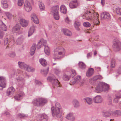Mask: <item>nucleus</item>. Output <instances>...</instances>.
Segmentation results:
<instances>
[{
	"mask_svg": "<svg viewBox=\"0 0 121 121\" xmlns=\"http://www.w3.org/2000/svg\"><path fill=\"white\" fill-rule=\"evenodd\" d=\"M52 114L53 116H56L58 118H60L62 115L61 108L60 104L56 103L55 104V107L52 108Z\"/></svg>",
	"mask_w": 121,
	"mask_h": 121,
	"instance_id": "obj_1",
	"label": "nucleus"
},
{
	"mask_svg": "<svg viewBox=\"0 0 121 121\" xmlns=\"http://www.w3.org/2000/svg\"><path fill=\"white\" fill-rule=\"evenodd\" d=\"M47 102L46 99L43 98H38L35 99L32 103L35 106L38 107L43 106Z\"/></svg>",
	"mask_w": 121,
	"mask_h": 121,
	"instance_id": "obj_2",
	"label": "nucleus"
},
{
	"mask_svg": "<svg viewBox=\"0 0 121 121\" xmlns=\"http://www.w3.org/2000/svg\"><path fill=\"white\" fill-rule=\"evenodd\" d=\"M22 30V29L21 28V26L19 24H17L13 28L12 31L13 33H17L20 34L23 33Z\"/></svg>",
	"mask_w": 121,
	"mask_h": 121,
	"instance_id": "obj_3",
	"label": "nucleus"
},
{
	"mask_svg": "<svg viewBox=\"0 0 121 121\" xmlns=\"http://www.w3.org/2000/svg\"><path fill=\"white\" fill-rule=\"evenodd\" d=\"M113 47L115 51H119L121 49V43L120 41L117 39H115L114 42Z\"/></svg>",
	"mask_w": 121,
	"mask_h": 121,
	"instance_id": "obj_4",
	"label": "nucleus"
},
{
	"mask_svg": "<svg viewBox=\"0 0 121 121\" xmlns=\"http://www.w3.org/2000/svg\"><path fill=\"white\" fill-rule=\"evenodd\" d=\"M78 0H73L69 4V6L71 9H74L77 8L79 6L80 4L78 1Z\"/></svg>",
	"mask_w": 121,
	"mask_h": 121,
	"instance_id": "obj_5",
	"label": "nucleus"
},
{
	"mask_svg": "<svg viewBox=\"0 0 121 121\" xmlns=\"http://www.w3.org/2000/svg\"><path fill=\"white\" fill-rule=\"evenodd\" d=\"M47 79L48 81L50 82L53 81L55 85L57 86H59V83L58 80L53 75H52V76L48 77Z\"/></svg>",
	"mask_w": 121,
	"mask_h": 121,
	"instance_id": "obj_6",
	"label": "nucleus"
},
{
	"mask_svg": "<svg viewBox=\"0 0 121 121\" xmlns=\"http://www.w3.org/2000/svg\"><path fill=\"white\" fill-rule=\"evenodd\" d=\"M24 7L26 11L29 12L32 9L31 4L29 2L26 1L24 3Z\"/></svg>",
	"mask_w": 121,
	"mask_h": 121,
	"instance_id": "obj_7",
	"label": "nucleus"
},
{
	"mask_svg": "<svg viewBox=\"0 0 121 121\" xmlns=\"http://www.w3.org/2000/svg\"><path fill=\"white\" fill-rule=\"evenodd\" d=\"M91 13L90 12H87V13H85L82 15L83 18L85 19L88 20H91L93 19V17L94 15L93 14H89Z\"/></svg>",
	"mask_w": 121,
	"mask_h": 121,
	"instance_id": "obj_8",
	"label": "nucleus"
},
{
	"mask_svg": "<svg viewBox=\"0 0 121 121\" xmlns=\"http://www.w3.org/2000/svg\"><path fill=\"white\" fill-rule=\"evenodd\" d=\"M93 102L95 103H99L102 101V98L100 95H97L93 98Z\"/></svg>",
	"mask_w": 121,
	"mask_h": 121,
	"instance_id": "obj_9",
	"label": "nucleus"
},
{
	"mask_svg": "<svg viewBox=\"0 0 121 121\" xmlns=\"http://www.w3.org/2000/svg\"><path fill=\"white\" fill-rule=\"evenodd\" d=\"M6 85V81L5 78L0 77V86L4 88L5 87Z\"/></svg>",
	"mask_w": 121,
	"mask_h": 121,
	"instance_id": "obj_10",
	"label": "nucleus"
},
{
	"mask_svg": "<svg viewBox=\"0 0 121 121\" xmlns=\"http://www.w3.org/2000/svg\"><path fill=\"white\" fill-rule=\"evenodd\" d=\"M101 17L104 19L109 20L111 19V16L108 13H103L101 15Z\"/></svg>",
	"mask_w": 121,
	"mask_h": 121,
	"instance_id": "obj_11",
	"label": "nucleus"
},
{
	"mask_svg": "<svg viewBox=\"0 0 121 121\" xmlns=\"http://www.w3.org/2000/svg\"><path fill=\"white\" fill-rule=\"evenodd\" d=\"M48 116L45 114L40 115L38 117V119L39 121H47Z\"/></svg>",
	"mask_w": 121,
	"mask_h": 121,
	"instance_id": "obj_12",
	"label": "nucleus"
},
{
	"mask_svg": "<svg viewBox=\"0 0 121 121\" xmlns=\"http://www.w3.org/2000/svg\"><path fill=\"white\" fill-rule=\"evenodd\" d=\"M24 95V94L23 92H20L15 95L14 98L16 100H19L22 98Z\"/></svg>",
	"mask_w": 121,
	"mask_h": 121,
	"instance_id": "obj_13",
	"label": "nucleus"
},
{
	"mask_svg": "<svg viewBox=\"0 0 121 121\" xmlns=\"http://www.w3.org/2000/svg\"><path fill=\"white\" fill-rule=\"evenodd\" d=\"M103 82H99L95 88L96 90L98 92L102 91L103 90Z\"/></svg>",
	"mask_w": 121,
	"mask_h": 121,
	"instance_id": "obj_14",
	"label": "nucleus"
},
{
	"mask_svg": "<svg viewBox=\"0 0 121 121\" xmlns=\"http://www.w3.org/2000/svg\"><path fill=\"white\" fill-rule=\"evenodd\" d=\"M98 17L97 16H94L93 17V19H91V22H92L94 25H99V22L98 20Z\"/></svg>",
	"mask_w": 121,
	"mask_h": 121,
	"instance_id": "obj_15",
	"label": "nucleus"
},
{
	"mask_svg": "<svg viewBox=\"0 0 121 121\" xmlns=\"http://www.w3.org/2000/svg\"><path fill=\"white\" fill-rule=\"evenodd\" d=\"M15 89L12 86H11L8 89L7 91V95L9 96L13 94L15 91Z\"/></svg>",
	"mask_w": 121,
	"mask_h": 121,
	"instance_id": "obj_16",
	"label": "nucleus"
},
{
	"mask_svg": "<svg viewBox=\"0 0 121 121\" xmlns=\"http://www.w3.org/2000/svg\"><path fill=\"white\" fill-rule=\"evenodd\" d=\"M51 12L53 14L58 12L59 6L56 5L52 7L51 9Z\"/></svg>",
	"mask_w": 121,
	"mask_h": 121,
	"instance_id": "obj_17",
	"label": "nucleus"
},
{
	"mask_svg": "<svg viewBox=\"0 0 121 121\" xmlns=\"http://www.w3.org/2000/svg\"><path fill=\"white\" fill-rule=\"evenodd\" d=\"M31 19L35 23L38 24L39 22V20L37 18L35 14L33 13L31 15Z\"/></svg>",
	"mask_w": 121,
	"mask_h": 121,
	"instance_id": "obj_18",
	"label": "nucleus"
},
{
	"mask_svg": "<svg viewBox=\"0 0 121 121\" xmlns=\"http://www.w3.org/2000/svg\"><path fill=\"white\" fill-rule=\"evenodd\" d=\"M20 21L21 24L23 27H25L27 26L28 22L25 19H21Z\"/></svg>",
	"mask_w": 121,
	"mask_h": 121,
	"instance_id": "obj_19",
	"label": "nucleus"
},
{
	"mask_svg": "<svg viewBox=\"0 0 121 121\" xmlns=\"http://www.w3.org/2000/svg\"><path fill=\"white\" fill-rule=\"evenodd\" d=\"M94 73V70L92 68L89 69L87 72L86 75L88 77H90Z\"/></svg>",
	"mask_w": 121,
	"mask_h": 121,
	"instance_id": "obj_20",
	"label": "nucleus"
},
{
	"mask_svg": "<svg viewBox=\"0 0 121 121\" xmlns=\"http://www.w3.org/2000/svg\"><path fill=\"white\" fill-rule=\"evenodd\" d=\"M16 81L20 85H22L23 84L24 80L22 77H19L16 78Z\"/></svg>",
	"mask_w": 121,
	"mask_h": 121,
	"instance_id": "obj_21",
	"label": "nucleus"
},
{
	"mask_svg": "<svg viewBox=\"0 0 121 121\" xmlns=\"http://www.w3.org/2000/svg\"><path fill=\"white\" fill-rule=\"evenodd\" d=\"M36 45L35 43L33 44L30 49V55L32 56L35 53V51L36 49Z\"/></svg>",
	"mask_w": 121,
	"mask_h": 121,
	"instance_id": "obj_22",
	"label": "nucleus"
},
{
	"mask_svg": "<svg viewBox=\"0 0 121 121\" xmlns=\"http://www.w3.org/2000/svg\"><path fill=\"white\" fill-rule=\"evenodd\" d=\"M36 27L35 26H33L30 27V29L29 31L28 32V36L29 37L31 35L34 33V31L35 30V28Z\"/></svg>",
	"mask_w": 121,
	"mask_h": 121,
	"instance_id": "obj_23",
	"label": "nucleus"
},
{
	"mask_svg": "<svg viewBox=\"0 0 121 121\" xmlns=\"http://www.w3.org/2000/svg\"><path fill=\"white\" fill-rule=\"evenodd\" d=\"M65 118L68 119L70 120L71 121H73L75 119L73 113H70L67 115Z\"/></svg>",
	"mask_w": 121,
	"mask_h": 121,
	"instance_id": "obj_24",
	"label": "nucleus"
},
{
	"mask_svg": "<svg viewBox=\"0 0 121 121\" xmlns=\"http://www.w3.org/2000/svg\"><path fill=\"white\" fill-rule=\"evenodd\" d=\"M102 115L103 117H109L111 114L110 112L105 111H104L102 112Z\"/></svg>",
	"mask_w": 121,
	"mask_h": 121,
	"instance_id": "obj_25",
	"label": "nucleus"
},
{
	"mask_svg": "<svg viewBox=\"0 0 121 121\" xmlns=\"http://www.w3.org/2000/svg\"><path fill=\"white\" fill-rule=\"evenodd\" d=\"M60 10L61 12L64 14H65L66 13L67 9L64 5H62L60 6Z\"/></svg>",
	"mask_w": 121,
	"mask_h": 121,
	"instance_id": "obj_26",
	"label": "nucleus"
},
{
	"mask_svg": "<svg viewBox=\"0 0 121 121\" xmlns=\"http://www.w3.org/2000/svg\"><path fill=\"white\" fill-rule=\"evenodd\" d=\"M0 28L4 31H6L7 30L6 26L1 20H0Z\"/></svg>",
	"mask_w": 121,
	"mask_h": 121,
	"instance_id": "obj_27",
	"label": "nucleus"
},
{
	"mask_svg": "<svg viewBox=\"0 0 121 121\" xmlns=\"http://www.w3.org/2000/svg\"><path fill=\"white\" fill-rule=\"evenodd\" d=\"M62 31L65 35L68 36H70L72 35L71 32L67 29H64L62 30Z\"/></svg>",
	"mask_w": 121,
	"mask_h": 121,
	"instance_id": "obj_28",
	"label": "nucleus"
},
{
	"mask_svg": "<svg viewBox=\"0 0 121 121\" xmlns=\"http://www.w3.org/2000/svg\"><path fill=\"white\" fill-rule=\"evenodd\" d=\"M24 38L22 36L19 37L17 40V44L20 45L23 42Z\"/></svg>",
	"mask_w": 121,
	"mask_h": 121,
	"instance_id": "obj_29",
	"label": "nucleus"
},
{
	"mask_svg": "<svg viewBox=\"0 0 121 121\" xmlns=\"http://www.w3.org/2000/svg\"><path fill=\"white\" fill-rule=\"evenodd\" d=\"M39 61L41 65L43 66H46L47 65V63L46 60L43 58L39 59Z\"/></svg>",
	"mask_w": 121,
	"mask_h": 121,
	"instance_id": "obj_30",
	"label": "nucleus"
},
{
	"mask_svg": "<svg viewBox=\"0 0 121 121\" xmlns=\"http://www.w3.org/2000/svg\"><path fill=\"white\" fill-rule=\"evenodd\" d=\"M19 67L21 69H24L27 66V65L24 62L19 61L18 62Z\"/></svg>",
	"mask_w": 121,
	"mask_h": 121,
	"instance_id": "obj_31",
	"label": "nucleus"
},
{
	"mask_svg": "<svg viewBox=\"0 0 121 121\" xmlns=\"http://www.w3.org/2000/svg\"><path fill=\"white\" fill-rule=\"evenodd\" d=\"M7 3V1L6 0H2L1 1V4L4 8H6L8 7V5Z\"/></svg>",
	"mask_w": 121,
	"mask_h": 121,
	"instance_id": "obj_32",
	"label": "nucleus"
},
{
	"mask_svg": "<svg viewBox=\"0 0 121 121\" xmlns=\"http://www.w3.org/2000/svg\"><path fill=\"white\" fill-rule=\"evenodd\" d=\"M24 69L28 72H33L35 70L34 68H32L27 65V66L26 67V68L25 69Z\"/></svg>",
	"mask_w": 121,
	"mask_h": 121,
	"instance_id": "obj_33",
	"label": "nucleus"
},
{
	"mask_svg": "<svg viewBox=\"0 0 121 121\" xmlns=\"http://www.w3.org/2000/svg\"><path fill=\"white\" fill-rule=\"evenodd\" d=\"M44 47V52L47 55H49L50 54V48L48 46H46Z\"/></svg>",
	"mask_w": 121,
	"mask_h": 121,
	"instance_id": "obj_34",
	"label": "nucleus"
},
{
	"mask_svg": "<svg viewBox=\"0 0 121 121\" xmlns=\"http://www.w3.org/2000/svg\"><path fill=\"white\" fill-rule=\"evenodd\" d=\"M73 104L75 108H77L79 106V103L76 100H73Z\"/></svg>",
	"mask_w": 121,
	"mask_h": 121,
	"instance_id": "obj_35",
	"label": "nucleus"
},
{
	"mask_svg": "<svg viewBox=\"0 0 121 121\" xmlns=\"http://www.w3.org/2000/svg\"><path fill=\"white\" fill-rule=\"evenodd\" d=\"M116 60L113 58H112L111 60V67L114 68L115 66Z\"/></svg>",
	"mask_w": 121,
	"mask_h": 121,
	"instance_id": "obj_36",
	"label": "nucleus"
},
{
	"mask_svg": "<svg viewBox=\"0 0 121 121\" xmlns=\"http://www.w3.org/2000/svg\"><path fill=\"white\" fill-rule=\"evenodd\" d=\"M78 65L80 68L82 69H84L86 68L85 64L82 62H79L78 63Z\"/></svg>",
	"mask_w": 121,
	"mask_h": 121,
	"instance_id": "obj_37",
	"label": "nucleus"
},
{
	"mask_svg": "<svg viewBox=\"0 0 121 121\" xmlns=\"http://www.w3.org/2000/svg\"><path fill=\"white\" fill-rule=\"evenodd\" d=\"M48 69L49 67H48L47 68V69H41V73L44 76H46L48 73Z\"/></svg>",
	"mask_w": 121,
	"mask_h": 121,
	"instance_id": "obj_38",
	"label": "nucleus"
},
{
	"mask_svg": "<svg viewBox=\"0 0 121 121\" xmlns=\"http://www.w3.org/2000/svg\"><path fill=\"white\" fill-rule=\"evenodd\" d=\"M116 72L117 74L116 75V76L117 77L119 75L121 74V66L119 67L116 70Z\"/></svg>",
	"mask_w": 121,
	"mask_h": 121,
	"instance_id": "obj_39",
	"label": "nucleus"
},
{
	"mask_svg": "<svg viewBox=\"0 0 121 121\" xmlns=\"http://www.w3.org/2000/svg\"><path fill=\"white\" fill-rule=\"evenodd\" d=\"M103 90L106 91L109 89V86L108 85L105 83L103 82Z\"/></svg>",
	"mask_w": 121,
	"mask_h": 121,
	"instance_id": "obj_40",
	"label": "nucleus"
},
{
	"mask_svg": "<svg viewBox=\"0 0 121 121\" xmlns=\"http://www.w3.org/2000/svg\"><path fill=\"white\" fill-rule=\"evenodd\" d=\"M121 98V95H116L113 100V102L117 103L118 101V99Z\"/></svg>",
	"mask_w": 121,
	"mask_h": 121,
	"instance_id": "obj_41",
	"label": "nucleus"
},
{
	"mask_svg": "<svg viewBox=\"0 0 121 121\" xmlns=\"http://www.w3.org/2000/svg\"><path fill=\"white\" fill-rule=\"evenodd\" d=\"M17 116L20 118H24L26 117H27V115L19 113L18 114Z\"/></svg>",
	"mask_w": 121,
	"mask_h": 121,
	"instance_id": "obj_42",
	"label": "nucleus"
},
{
	"mask_svg": "<svg viewBox=\"0 0 121 121\" xmlns=\"http://www.w3.org/2000/svg\"><path fill=\"white\" fill-rule=\"evenodd\" d=\"M39 7L41 11L44 10L45 8L44 4L41 2H39Z\"/></svg>",
	"mask_w": 121,
	"mask_h": 121,
	"instance_id": "obj_43",
	"label": "nucleus"
},
{
	"mask_svg": "<svg viewBox=\"0 0 121 121\" xmlns=\"http://www.w3.org/2000/svg\"><path fill=\"white\" fill-rule=\"evenodd\" d=\"M86 102L89 104H91L92 102V99L89 98H87L85 99Z\"/></svg>",
	"mask_w": 121,
	"mask_h": 121,
	"instance_id": "obj_44",
	"label": "nucleus"
},
{
	"mask_svg": "<svg viewBox=\"0 0 121 121\" xmlns=\"http://www.w3.org/2000/svg\"><path fill=\"white\" fill-rule=\"evenodd\" d=\"M98 80L97 76H96L93 77L92 78H91L90 80V82L91 83L94 82L95 81Z\"/></svg>",
	"mask_w": 121,
	"mask_h": 121,
	"instance_id": "obj_45",
	"label": "nucleus"
},
{
	"mask_svg": "<svg viewBox=\"0 0 121 121\" xmlns=\"http://www.w3.org/2000/svg\"><path fill=\"white\" fill-rule=\"evenodd\" d=\"M55 73L57 75H58L61 73L60 69L58 68H55L54 69Z\"/></svg>",
	"mask_w": 121,
	"mask_h": 121,
	"instance_id": "obj_46",
	"label": "nucleus"
},
{
	"mask_svg": "<svg viewBox=\"0 0 121 121\" xmlns=\"http://www.w3.org/2000/svg\"><path fill=\"white\" fill-rule=\"evenodd\" d=\"M24 3L23 0H18V1L17 4L18 6H22Z\"/></svg>",
	"mask_w": 121,
	"mask_h": 121,
	"instance_id": "obj_47",
	"label": "nucleus"
},
{
	"mask_svg": "<svg viewBox=\"0 0 121 121\" xmlns=\"http://www.w3.org/2000/svg\"><path fill=\"white\" fill-rule=\"evenodd\" d=\"M54 18L56 20H58L59 18V16L58 14V13H54L53 14Z\"/></svg>",
	"mask_w": 121,
	"mask_h": 121,
	"instance_id": "obj_48",
	"label": "nucleus"
},
{
	"mask_svg": "<svg viewBox=\"0 0 121 121\" xmlns=\"http://www.w3.org/2000/svg\"><path fill=\"white\" fill-rule=\"evenodd\" d=\"M40 42H41L42 45H43L44 46H46V44L47 41L46 40H44L43 39H41L40 40Z\"/></svg>",
	"mask_w": 121,
	"mask_h": 121,
	"instance_id": "obj_49",
	"label": "nucleus"
},
{
	"mask_svg": "<svg viewBox=\"0 0 121 121\" xmlns=\"http://www.w3.org/2000/svg\"><path fill=\"white\" fill-rule=\"evenodd\" d=\"M113 113L114 114L116 115L117 116H121V111L120 110H116Z\"/></svg>",
	"mask_w": 121,
	"mask_h": 121,
	"instance_id": "obj_50",
	"label": "nucleus"
},
{
	"mask_svg": "<svg viewBox=\"0 0 121 121\" xmlns=\"http://www.w3.org/2000/svg\"><path fill=\"white\" fill-rule=\"evenodd\" d=\"M116 12L117 14L121 15V8H118L116 9Z\"/></svg>",
	"mask_w": 121,
	"mask_h": 121,
	"instance_id": "obj_51",
	"label": "nucleus"
},
{
	"mask_svg": "<svg viewBox=\"0 0 121 121\" xmlns=\"http://www.w3.org/2000/svg\"><path fill=\"white\" fill-rule=\"evenodd\" d=\"M71 72L72 74H71L70 76V77L73 78L76 75V73L75 70L73 69L71 70Z\"/></svg>",
	"mask_w": 121,
	"mask_h": 121,
	"instance_id": "obj_52",
	"label": "nucleus"
},
{
	"mask_svg": "<svg viewBox=\"0 0 121 121\" xmlns=\"http://www.w3.org/2000/svg\"><path fill=\"white\" fill-rule=\"evenodd\" d=\"M4 44L5 45H6V48H7L8 46H8L9 43H8V38H6L4 40Z\"/></svg>",
	"mask_w": 121,
	"mask_h": 121,
	"instance_id": "obj_53",
	"label": "nucleus"
},
{
	"mask_svg": "<svg viewBox=\"0 0 121 121\" xmlns=\"http://www.w3.org/2000/svg\"><path fill=\"white\" fill-rule=\"evenodd\" d=\"M83 25L85 27H88L90 26L91 24L88 22H86L83 23Z\"/></svg>",
	"mask_w": 121,
	"mask_h": 121,
	"instance_id": "obj_54",
	"label": "nucleus"
},
{
	"mask_svg": "<svg viewBox=\"0 0 121 121\" xmlns=\"http://www.w3.org/2000/svg\"><path fill=\"white\" fill-rule=\"evenodd\" d=\"M74 78L76 80L77 83L79 82L81 80V77L80 76H77Z\"/></svg>",
	"mask_w": 121,
	"mask_h": 121,
	"instance_id": "obj_55",
	"label": "nucleus"
},
{
	"mask_svg": "<svg viewBox=\"0 0 121 121\" xmlns=\"http://www.w3.org/2000/svg\"><path fill=\"white\" fill-rule=\"evenodd\" d=\"M65 21L66 23L69 24H70L71 22V21L69 18L68 17H67L65 18Z\"/></svg>",
	"mask_w": 121,
	"mask_h": 121,
	"instance_id": "obj_56",
	"label": "nucleus"
},
{
	"mask_svg": "<svg viewBox=\"0 0 121 121\" xmlns=\"http://www.w3.org/2000/svg\"><path fill=\"white\" fill-rule=\"evenodd\" d=\"M70 78V77L67 75H65L63 77V79L65 81L69 80Z\"/></svg>",
	"mask_w": 121,
	"mask_h": 121,
	"instance_id": "obj_57",
	"label": "nucleus"
},
{
	"mask_svg": "<svg viewBox=\"0 0 121 121\" xmlns=\"http://www.w3.org/2000/svg\"><path fill=\"white\" fill-rule=\"evenodd\" d=\"M9 55L11 57H13L15 56L16 54L14 52H13L9 54Z\"/></svg>",
	"mask_w": 121,
	"mask_h": 121,
	"instance_id": "obj_58",
	"label": "nucleus"
},
{
	"mask_svg": "<svg viewBox=\"0 0 121 121\" xmlns=\"http://www.w3.org/2000/svg\"><path fill=\"white\" fill-rule=\"evenodd\" d=\"M108 101L109 103V104H111L112 103V100L111 97V96H109L108 98Z\"/></svg>",
	"mask_w": 121,
	"mask_h": 121,
	"instance_id": "obj_59",
	"label": "nucleus"
},
{
	"mask_svg": "<svg viewBox=\"0 0 121 121\" xmlns=\"http://www.w3.org/2000/svg\"><path fill=\"white\" fill-rule=\"evenodd\" d=\"M81 25V23L80 22L78 21H76L74 23V26H80Z\"/></svg>",
	"mask_w": 121,
	"mask_h": 121,
	"instance_id": "obj_60",
	"label": "nucleus"
},
{
	"mask_svg": "<svg viewBox=\"0 0 121 121\" xmlns=\"http://www.w3.org/2000/svg\"><path fill=\"white\" fill-rule=\"evenodd\" d=\"M6 15L8 18H10L12 17V14L9 12H7L6 13Z\"/></svg>",
	"mask_w": 121,
	"mask_h": 121,
	"instance_id": "obj_61",
	"label": "nucleus"
},
{
	"mask_svg": "<svg viewBox=\"0 0 121 121\" xmlns=\"http://www.w3.org/2000/svg\"><path fill=\"white\" fill-rule=\"evenodd\" d=\"M42 45V43H41V42H40V41L37 44V48L38 49L40 48H41V46Z\"/></svg>",
	"mask_w": 121,
	"mask_h": 121,
	"instance_id": "obj_62",
	"label": "nucleus"
},
{
	"mask_svg": "<svg viewBox=\"0 0 121 121\" xmlns=\"http://www.w3.org/2000/svg\"><path fill=\"white\" fill-rule=\"evenodd\" d=\"M35 83L36 84L38 85H41L42 84V83L41 82L38 80H35Z\"/></svg>",
	"mask_w": 121,
	"mask_h": 121,
	"instance_id": "obj_63",
	"label": "nucleus"
},
{
	"mask_svg": "<svg viewBox=\"0 0 121 121\" xmlns=\"http://www.w3.org/2000/svg\"><path fill=\"white\" fill-rule=\"evenodd\" d=\"M71 82L73 85L74 84L76 83H77L76 80L75 78L74 79H73L71 81Z\"/></svg>",
	"mask_w": 121,
	"mask_h": 121,
	"instance_id": "obj_64",
	"label": "nucleus"
}]
</instances>
